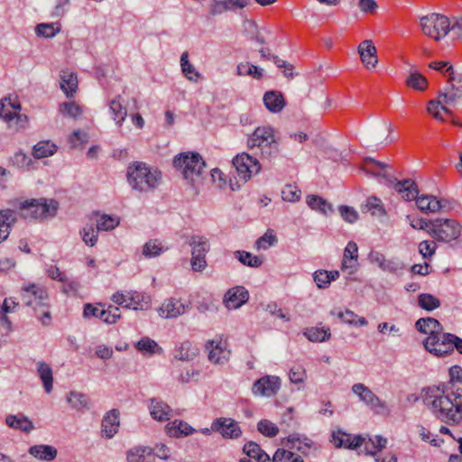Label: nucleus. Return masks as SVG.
Here are the masks:
<instances>
[{
  "mask_svg": "<svg viewBox=\"0 0 462 462\" xmlns=\"http://www.w3.org/2000/svg\"><path fill=\"white\" fill-rule=\"evenodd\" d=\"M165 429L169 436L175 438L189 436L195 431L189 424L183 420H174L172 423L167 424Z\"/></svg>",
  "mask_w": 462,
  "mask_h": 462,
  "instance_id": "36",
  "label": "nucleus"
},
{
  "mask_svg": "<svg viewBox=\"0 0 462 462\" xmlns=\"http://www.w3.org/2000/svg\"><path fill=\"white\" fill-rule=\"evenodd\" d=\"M232 163L237 174L236 178L243 182H246L261 170L258 161L245 152L236 155Z\"/></svg>",
  "mask_w": 462,
  "mask_h": 462,
  "instance_id": "13",
  "label": "nucleus"
},
{
  "mask_svg": "<svg viewBox=\"0 0 462 462\" xmlns=\"http://www.w3.org/2000/svg\"><path fill=\"white\" fill-rule=\"evenodd\" d=\"M393 188L407 201L415 199L418 208L424 213H435L442 208L441 202L432 195L418 196V187L410 179L394 182Z\"/></svg>",
  "mask_w": 462,
  "mask_h": 462,
  "instance_id": "7",
  "label": "nucleus"
},
{
  "mask_svg": "<svg viewBox=\"0 0 462 462\" xmlns=\"http://www.w3.org/2000/svg\"><path fill=\"white\" fill-rule=\"evenodd\" d=\"M206 348L208 351V359L213 364H224L229 359L230 351L226 348V342L222 341L221 338L208 341Z\"/></svg>",
  "mask_w": 462,
  "mask_h": 462,
  "instance_id": "18",
  "label": "nucleus"
},
{
  "mask_svg": "<svg viewBox=\"0 0 462 462\" xmlns=\"http://www.w3.org/2000/svg\"><path fill=\"white\" fill-rule=\"evenodd\" d=\"M180 67L182 73L189 81L197 82L200 78L201 74L196 69V68L189 61V54L184 51L180 57Z\"/></svg>",
  "mask_w": 462,
  "mask_h": 462,
  "instance_id": "40",
  "label": "nucleus"
},
{
  "mask_svg": "<svg viewBox=\"0 0 462 462\" xmlns=\"http://www.w3.org/2000/svg\"><path fill=\"white\" fill-rule=\"evenodd\" d=\"M189 305L176 299H169L165 300L159 308V315L163 319L177 318L184 314Z\"/></svg>",
  "mask_w": 462,
  "mask_h": 462,
  "instance_id": "24",
  "label": "nucleus"
},
{
  "mask_svg": "<svg viewBox=\"0 0 462 462\" xmlns=\"http://www.w3.org/2000/svg\"><path fill=\"white\" fill-rule=\"evenodd\" d=\"M282 198L285 201L296 202L300 198V190L291 185H286L282 191Z\"/></svg>",
  "mask_w": 462,
  "mask_h": 462,
  "instance_id": "60",
  "label": "nucleus"
},
{
  "mask_svg": "<svg viewBox=\"0 0 462 462\" xmlns=\"http://www.w3.org/2000/svg\"><path fill=\"white\" fill-rule=\"evenodd\" d=\"M127 462H154V453L149 447H134L127 452Z\"/></svg>",
  "mask_w": 462,
  "mask_h": 462,
  "instance_id": "31",
  "label": "nucleus"
},
{
  "mask_svg": "<svg viewBox=\"0 0 462 462\" xmlns=\"http://www.w3.org/2000/svg\"><path fill=\"white\" fill-rule=\"evenodd\" d=\"M172 165L186 181L194 195H199L206 180V162L202 156L192 151L180 152L173 157Z\"/></svg>",
  "mask_w": 462,
  "mask_h": 462,
  "instance_id": "2",
  "label": "nucleus"
},
{
  "mask_svg": "<svg viewBox=\"0 0 462 462\" xmlns=\"http://www.w3.org/2000/svg\"><path fill=\"white\" fill-rule=\"evenodd\" d=\"M250 142L251 144H273L280 142L278 132L269 125L257 127L253 133Z\"/></svg>",
  "mask_w": 462,
  "mask_h": 462,
  "instance_id": "23",
  "label": "nucleus"
},
{
  "mask_svg": "<svg viewBox=\"0 0 462 462\" xmlns=\"http://www.w3.org/2000/svg\"><path fill=\"white\" fill-rule=\"evenodd\" d=\"M98 231L93 224L88 225L82 228L80 234L82 240L87 245L94 246L97 242Z\"/></svg>",
  "mask_w": 462,
  "mask_h": 462,
  "instance_id": "54",
  "label": "nucleus"
},
{
  "mask_svg": "<svg viewBox=\"0 0 462 462\" xmlns=\"http://www.w3.org/2000/svg\"><path fill=\"white\" fill-rule=\"evenodd\" d=\"M161 171L142 162H134L127 168V181L131 188L139 192H149L161 183Z\"/></svg>",
  "mask_w": 462,
  "mask_h": 462,
  "instance_id": "5",
  "label": "nucleus"
},
{
  "mask_svg": "<svg viewBox=\"0 0 462 462\" xmlns=\"http://www.w3.org/2000/svg\"><path fill=\"white\" fill-rule=\"evenodd\" d=\"M304 335L312 342H324L330 337L331 333L329 328L312 327L307 328Z\"/></svg>",
  "mask_w": 462,
  "mask_h": 462,
  "instance_id": "41",
  "label": "nucleus"
},
{
  "mask_svg": "<svg viewBox=\"0 0 462 462\" xmlns=\"http://www.w3.org/2000/svg\"><path fill=\"white\" fill-rule=\"evenodd\" d=\"M273 462H304L303 458L291 450L285 448H278L273 458Z\"/></svg>",
  "mask_w": 462,
  "mask_h": 462,
  "instance_id": "45",
  "label": "nucleus"
},
{
  "mask_svg": "<svg viewBox=\"0 0 462 462\" xmlns=\"http://www.w3.org/2000/svg\"><path fill=\"white\" fill-rule=\"evenodd\" d=\"M60 88L67 97H72L78 89L77 76L70 71H62L60 75Z\"/></svg>",
  "mask_w": 462,
  "mask_h": 462,
  "instance_id": "37",
  "label": "nucleus"
},
{
  "mask_svg": "<svg viewBox=\"0 0 462 462\" xmlns=\"http://www.w3.org/2000/svg\"><path fill=\"white\" fill-rule=\"evenodd\" d=\"M191 247L190 264L194 272H202L207 267L206 255L210 250V244L207 237L192 236L189 242Z\"/></svg>",
  "mask_w": 462,
  "mask_h": 462,
  "instance_id": "11",
  "label": "nucleus"
},
{
  "mask_svg": "<svg viewBox=\"0 0 462 462\" xmlns=\"http://www.w3.org/2000/svg\"><path fill=\"white\" fill-rule=\"evenodd\" d=\"M418 305L427 311H432L440 307V300L430 293H421L418 296Z\"/></svg>",
  "mask_w": 462,
  "mask_h": 462,
  "instance_id": "46",
  "label": "nucleus"
},
{
  "mask_svg": "<svg viewBox=\"0 0 462 462\" xmlns=\"http://www.w3.org/2000/svg\"><path fill=\"white\" fill-rule=\"evenodd\" d=\"M5 423L8 427L29 433L34 429V425L26 416L23 414L8 415L5 418Z\"/></svg>",
  "mask_w": 462,
  "mask_h": 462,
  "instance_id": "33",
  "label": "nucleus"
},
{
  "mask_svg": "<svg viewBox=\"0 0 462 462\" xmlns=\"http://www.w3.org/2000/svg\"><path fill=\"white\" fill-rule=\"evenodd\" d=\"M263 104L271 113H280L285 106L286 102L282 92L271 90L264 93L263 97Z\"/></svg>",
  "mask_w": 462,
  "mask_h": 462,
  "instance_id": "25",
  "label": "nucleus"
},
{
  "mask_svg": "<svg viewBox=\"0 0 462 462\" xmlns=\"http://www.w3.org/2000/svg\"><path fill=\"white\" fill-rule=\"evenodd\" d=\"M406 269V265L403 262L397 258L386 259L383 271L389 272L397 275H400Z\"/></svg>",
  "mask_w": 462,
  "mask_h": 462,
  "instance_id": "56",
  "label": "nucleus"
},
{
  "mask_svg": "<svg viewBox=\"0 0 462 462\" xmlns=\"http://www.w3.org/2000/svg\"><path fill=\"white\" fill-rule=\"evenodd\" d=\"M289 378L292 383H303L306 378V371L301 365L293 366L290 370Z\"/></svg>",
  "mask_w": 462,
  "mask_h": 462,
  "instance_id": "63",
  "label": "nucleus"
},
{
  "mask_svg": "<svg viewBox=\"0 0 462 462\" xmlns=\"http://www.w3.org/2000/svg\"><path fill=\"white\" fill-rule=\"evenodd\" d=\"M83 317L86 319L95 317L106 324H115L120 319V310L114 305L108 306L106 310H100L91 303H87L84 305Z\"/></svg>",
  "mask_w": 462,
  "mask_h": 462,
  "instance_id": "14",
  "label": "nucleus"
},
{
  "mask_svg": "<svg viewBox=\"0 0 462 462\" xmlns=\"http://www.w3.org/2000/svg\"><path fill=\"white\" fill-rule=\"evenodd\" d=\"M437 245L433 241H422L419 244V252L423 258H430L436 252Z\"/></svg>",
  "mask_w": 462,
  "mask_h": 462,
  "instance_id": "64",
  "label": "nucleus"
},
{
  "mask_svg": "<svg viewBox=\"0 0 462 462\" xmlns=\"http://www.w3.org/2000/svg\"><path fill=\"white\" fill-rule=\"evenodd\" d=\"M11 162L18 168H28L32 163V158L30 155L19 151L14 154L11 158Z\"/></svg>",
  "mask_w": 462,
  "mask_h": 462,
  "instance_id": "59",
  "label": "nucleus"
},
{
  "mask_svg": "<svg viewBox=\"0 0 462 462\" xmlns=\"http://www.w3.org/2000/svg\"><path fill=\"white\" fill-rule=\"evenodd\" d=\"M16 217L19 215L26 220H42L53 217L58 209V202L51 199H14L9 201Z\"/></svg>",
  "mask_w": 462,
  "mask_h": 462,
  "instance_id": "4",
  "label": "nucleus"
},
{
  "mask_svg": "<svg viewBox=\"0 0 462 462\" xmlns=\"http://www.w3.org/2000/svg\"><path fill=\"white\" fill-rule=\"evenodd\" d=\"M119 223V217L104 214L97 219L96 228L97 231H110L115 229Z\"/></svg>",
  "mask_w": 462,
  "mask_h": 462,
  "instance_id": "47",
  "label": "nucleus"
},
{
  "mask_svg": "<svg viewBox=\"0 0 462 462\" xmlns=\"http://www.w3.org/2000/svg\"><path fill=\"white\" fill-rule=\"evenodd\" d=\"M281 388V379L275 375H264L256 380L252 387L254 395L271 397Z\"/></svg>",
  "mask_w": 462,
  "mask_h": 462,
  "instance_id": "17",
  "label": "nucleus"
},
{
  "mask_svg": "<svg viewBox=\"0 0 462 462\" xmlns=\"http://www.w3.org/2000/svg\"><path fill=\"white\" fill-rule=\"evenodd\" d=\"M405 83L407 87L417 91H424L428 88L427 79L422 74L417 71L411 72L407 77Z\"/></svg>",
  "mask_w": 462,
  "mask_h": 462,
  "instance_id": "44",
  "label": "nucleus"
},
{
  "mask_svg": "<svg viewBox=\"0 0 462 462\" xmlns=\"http://www.w3.org/2000/svg\"><path fill=\"white\" fill-rule=\"evenodd\" d=\"M37 370L46 393H51L53 383L52 369L46 363L40 362Z\"/></svg>",
  "mask_w": 462,
  "mask_h": 462,
  "instance_id": "42",
  "label": "nucleus"
},
{
  "mask_svg": "<svg viewBox=\"0 0 462 462\" xmlns=\"http://www.w3.org/2000/svg\"><path fill=\"white\" fill-rule=\"evenodd\" d=\"M144 295L137 292L131 291L127 293V303H125V309H133V310H143L144 304Z\"/></svg>",
  "mask_w": 462,
  "mask_h": 462,
  "instance_id": "53",
  "label": "nucleus"
},
{
  "mask_svg": "<svg viewBox=\"0 0 462 462\" xmlns=\"http://www.w3.org/2000/svg\"><path fill=\"white\" fill-rule=\"evenodd\" d=\"M67 400L71 407L78 411L88 407V401L83 393L78 392H70Z\"/></svg>",
  "mask_w": 462,
  "mask_h": 462,
  "instance_id": "51",
  "label": "nucleus"
},
{
  "mask_svg": "<svg viewBox=\"0 0 462 462\" xmlns=\"http://www.w3.org/2000/svg\"><path fill=\"white\" fill-rule=\"evenodd\" d=\"M361 61L367 69H374L378 63L376 48L371 40L363 41L358 46Z\"/></svg>",
  "mask_w": 462,
  "mask_h": 462,
  "instance_id": "22",
  "label": "nucleus"
},
{
  "mask_svg": "<svg viewBox=\"0 0 462 462\" xmlns=\"http://www.w3.org/2000/svg\"><path fill=\"white\" fill-rule=\"evenodd\" d=\"M276 243L277 237L273 235L272 230H268L263 236L256 240L254 246L257 250H266Z\"/></svg>",
  "mask_w": 462,
  "mask_h": 462,
  "instance_id": "55",
  "label": "nucleus"
},
{
  "mask_svg": "<svg viewBox=\"0 0 462 462\" xmlns=\"http://www.w3.org/2000/svg\"><path fill=\"white\" fill-rule=\"evenodd\" d=\"M332 316L337 317L341 322L355 326V327H362L367 325V320L364 317H358L354 311L350 310H341L338 308L333 309L330 311Z\"/></svg>",
  "mask_w": 462,
  "mask_h": 462,
  "instance_id": "28",
  "label": "nucleus"
},
{
  "mask_svg": "<svg viewBox=\"0 0 462 462\" xmlns=\"http://www.w3.org/2000/svg\"><path fill=\"white\" fill-rule=\"evenodd\" d=\"M428 233L439 242L448 243L459 237L461 226L453 219L438 218L431 223Z\"/></svg>",
  "mask_w": 462,
  "mask_h": 462,
  "instance_id": "10",
  "label": "nucleus"
},
{
  "mask_svg": "<svg viewBox=\"0 0 462 462\" xmlns=\"http://www.w3.org/2000/svg\"><path fill=\"white\" fill-rule=\"evenodd\" d=\"M123 97L121 95L116 96L109 102V113L111 118L114 120L116 125L122 126L127 116V109L123 106Z\"/></svg>",
  "mask_w": 462,
  "mask_h": 462,
  "instance_id": "26",
  "label": "nucleus"
},
{
  "mask_svg": "<svg viewBox=\"0 0 462 462\" xmlns=\"http://www.w3.org/2000/svg\"><path fill=\"white\" fill-rule=\"evenodd\" d=\"M313 279L317 286L320 289L328 287V285L331 282L329 279V274L326 270L316 271L313 274Z\"/></svg>",
  "mask_w": 462,
  "mask_h": 462,
  "instance_id": "62",
  "label": "nucleus"
},
{
  "mask_svg": "<svg viewBox=\"0 0 462 462\" xmlns=\"http://www.w3.org/2000/svg\"><path fill=\"white\" fill-rule=\"evenodd\" d=\"M352 392L356 394L361 402L365 405L371 402V399L374 396V393L364 383H357L352 386Z\"/></svg>",
  "mask_w": 462,
  "mask_h": 462,
  "instance_id": "50",
  "label": "nucleus"
},
{
  "mask_svg": "<svg viewBox=\"0 0 462 462\" xmlns=\"http://www.w3.org/2000/svg\"><path fill=\"white\" fill-rule=\"evenodd\" d=\"M120 426L119 411L113 409L106 413L101 422V436L112 439L118 431Z\"/></svg>",
  "mask_w": 462,
  "mask_h": 462,
  "instance_id": "21",
  "label": "nucleus"
},
{
  "mask_svg": "<svg viewBox=\"0 0 462 462\" xmlns=\"http://www.w3.org/2000/svg\"><path fill=\"white\" fill-rule=\"evenodd\" d=\"M198 355V348L192 346L189 341L182 342L176 349L174 357L181 361L193 360Z\"/></svg>",
  "mask_w": 462,
  "mask_h": 462,
  "instance_id": "38",
  "label": "nucleus"
},
{
  "mask_svg": "<svg viewBox=\"0 0 462 462\" xmlns=\"http://www.w3.org/2000/svg\"><path fill=\"white\" fill-rule=\"evenodd\" d=\"M449 83L443 90L438 93L434 100L427 106V111L436 120L446 121L452 115L449 106H456L462 99V73H454L448 79Z\"/></svg>",
  "mask_w": 462,
  "mask_h": 462,
  "instance_id": "3",
  "label": "nucleus"
},
{
  "mask_svg": "<svg viewBox=\"0 0 462 462\" xmlns=\"http://www.w3.org/2000/svg\"><path fill=\"white\" fill-rule=\"evenodd\" d=\"M449 380L436 389L426 392L424 403L430 407L440 420L458 425L462 422V367L453 365L448 371Z\"/></svg>",
  "mask_w": 462,
  "mask_h": 462,
  "instance_id": "1",
  "label": "nucleus"
},
{
  "mask_svg": "<svg viewBox=\"0 0 462 462\" xmlns=\"http://www.w3.org/2000/svg\"><path fill=\"white\" fill-rule=\"evenodd\" d=\"M246 458H252L255 461L271 462L270 456L256 442L248 441L243 448Z\"/></svg>",
  "mask_w": 462,
  "mask_h": 462,
  "instance_id": "34",
  "label": "nucleus"
},
{
  "mask_svg": "<svg viewBox=\"0 0 462 462\" xmlns=\"http://www.w3.org/2000/svg\"><path fill=\"white\" fill-rule=\"evenodd\" d=\"M149 408L150 414L152 419L159 421H166L170 420L171 409L164 402L152 398Z\"/></svg>",
  "mask_w": 462,
  "mask_h": 462,
  "instance_id": "30",
  "label": "nucleus"
},
{
  "mask_svg": "<svg viewBox=\"0 0 462 462\" xmlns=\"http://www.w3.org/2000/svg\"><path fill=\"white\" fill-rule=\"evenodd\" d=\"M21 299L25 306L33 309L42 325L48 326L51 323L49 297L43 287L35 283L23 285L21 290Z\"/></svg>",
  "mask_w": 462,
  "mask_h": 462,
  "instance_id": "6",
  "label": "nucleus"
},
{
  "mask_svg": "<svg viewBox=\"0 0 462 462\" xmlns=\"http://www.w3.org/2000/svg\"><path fill=\"white\" fill-rule=\"evenodd\" d=\"M235 255L240 263L249 267L256 268L263 263V260L259 256L253 255L251 253L245 251L237 250L235 252Z\"/></svg>",
  "mask_w": 462,
  "mask_h": 462,
  "instance_id": "48",
  "label": "nucleus"
},
{
  "mask_svg": "<svg viewBox=\"0 0 462 462\" xmlns=\"http://www.w3.org/2000/svg\"><path fill=\"white\" fill-rule=\"evenodd\" d=\"M282 442L286 448L290 449H296L303 456H308L310 450L317 451L320 448L311 439L306 435H300L299 433H292L289 435L286 439H283Z\"/></svg>",
  "mask_w": 462,
  "mask_h": 462,
  "instance_id": "15",
  "label": "nucleus"
},
{
  "mask_svg": "<svg viewBox=\"0 0 462 462\" xmlns=\"http://www.w3.org/2000/svg\"><path fill=\"white\" fill-rule=\"evenodd\" d=\"M21 110L17 96L8 95L0 100V118L9 129L15 132L26 128L29 123L27 116L22 114Z\"/></svg>",
  "mask_w": 462,
  "mask_h": 462,
  "instance_id": "8",
  "label": "nucleus"
},
{
  "mask_svg": "<svg viewBox=\"0 0 462 462\" xmlns=\"http://www.w3.org/2000/svg\"><path fill=\"white\" fill-rule=\"evenodd\" d=\"M420 26L426 36L439 41L450 31V21L445 15L433 13L420 19Z\"/></svg>",
  "mask_w": 462,
  "mask_h": 462,
  "instance_id": "9",
  "label": "nucleus"
},
{
  "mask_svg": "<svg viewBox=\"0 0 462 462\" xmlns=\"http://www.w3.org/2000/svg\"><path fill=\"white\" fill-rule=\"evenodd\" d=\"M211 430L219 433L224 439H238L242 435L238 422L232 418L220 417L214 420Z\"/></svg>",
  "mask_w": 462,
  "mask_h": 462,
  "instance_id": "16",
  "label": "nucleus"
},
{
  "mask_svg": "<svg viewBox=\"0 0 462 462\" xmlns=\"http://www.w3.org/2000/svg\"><path fill=\"white\" fill-rule=\"evenodd\" d=\"M69 141L72 144H86L91 140L89 134L87 131L79 129L73 132L69 136Z\"/></svg>",
  "mask_w": 462,
  "mask_h": 462,
  "instance_id": "61",
  "label": "nucleus"
},
{
  "mask_svg": "<svg viewBox=\"0 0 462 462\" xmlns=\"http://www.w3.org/2000/svg\"><path fill=\"white\" fill-rule=\"evenodd\" d=\"M257 430L269 438L275 437L279 433V428L269 420H261L257 424Z\"/></svg>",
  "mask_w": 462,
  "mask_h": 462,
  "instance_id": "57",
  "label": "nucleus"
},
{
  "mask_svg": "<svg viewBox=\"0 0 462 462\" xmlns=\"http://www.w3.org/2000/svg\"><path fill=\"white\" fill-rule=\"evenodd\" d=\"M307 205L317 212L328 215L333 212V206L328 200L318 195H308L306 197Z\"/></svg>",
  "mask_w": 462,
  "mask_h": 462,
  "instance_id": "35",
  "label": "nucleus"
},
{
  "mask_svg": "<svg viewBox=\"0 0 462 462\" xmlns=\"http://www.w3.org/2000/svg\"><path fill=\"white\" fill-rule=\"evenodd\" d=\"M454 334L445 333L441 330L436 336H428L423 340V346L430 354L438 357H443L452 353V341Z\"/></svg>",
  "mask_w": 462,
  "mask_h": 462,
  "instance_id": "12",
  "label": "nucleus"
},
{
  "mask_svg": "<svg viewBox=\"0 0 462 462\" xmlns=\"http://www.w3.org/2000/svg\"><path fill=\"white\" fill-rule=\"evenodd\" d=\"M60 114L64 116L76 118L82 114V107L75 102H64L60 105Z\"/></svg>",
  "mask_w": 462,
  "mask_h": 462,
  "instance_id": "52",
  "label": "nucleus"
},
{
  "mask_svg": "<svg viewBox=\"0 0 462 462\" xmlns=\"http://www.w3.org/2000/svg\"><path fill=\"white\" fill-rule=\"evenodd\" d=\"M330 442L333 443L337 448H345L348 449H356L362 446L364 438L359 435L352 436L341 430H337L331 433Z\"/></svg>",
  "mask_w": 462,
  "mask_h": 462,
  "instance_id": "19",
  "label": "nucleus"
},
{
  "mask_svg": "<svg viewBox=\"0 0 462 462\" xmlns=\"http://www.w3.org/2000/svg\"><path fill=\"white\" fill-rule=\"evenodd\" d=\"M249 299L248 291L243 286L229 289L224 296V304L229 310H236L245 304Z\"/></svg>",
  "mask_w": 462,
  "mask_h": 462,
  "instance_id": "20",
  "label": "nucleus"
},
{
  "mask_svg": "<svg viewBox=\"0 0 462 462\" xmlns=\"http://www.w3.org/2000/svg\"><path fill=\"white\" fill-rule=\"evenodd\" d=\"M134 346L143 355L152 356L155 353H161L162 351L159 345L153 339L148 337H142L138 342L134 344Z\"/></svg>",
  "mask_w": 462,
  "mask_h": 462,
  "instance_id": "39",
  "label": "nucleus"
},
{
  "mask_svg": "<svg viewBox=\"0 0 462 462\" xmlns=\"http://www.w3.org/2000/svg\"><path fill=\"white\" fill-rule=\"evenodd\" d=\"M16 222V214L11 209L0 210V244L5 241L9 234L11 226Z\"/></svg>",
  "mask_w": 462,
  "mask_h": 462,
  "instance_id": "32",
  "label": "nucleus"
},
{
  "mask_svg": "<svg viewBox=\"0 0 462 462\" xmlns=\"http://www.w3.org/2000/svg\"><path fill=\"white\" fill-rule=\"evenodd\" d=\"M429 67L443 73L448 79L456 73L452 65L448 61H432Z\"/></svg>",
  "mask_w": 462,
  "mask_h": 462,
  "instance_id": "58",
  "label": "nucleus"
},
{
  "mask_svg": "<svg viewBox=\"0 0 462 462\" xmlns=\"http://www.w3.org/2000/svg\"><path fill=\"white\" fill-rule=\"evenodd\" d=\"M158 240H149L143 247V254L145 257H156L166 251Z\"/></svg>",
  "mask_w": 462,
  "mask_h": 462,
  "instance_id": "49",
  "label": "nucleus"
},
{
  "mask_svg": "<svg viewBox=\"0 0 462 462\" xmlns=\"http://www.w3.org/2000/svg\"><path fill=\"white\" fill-rule=\"evenodd\" d=\"M28 452L33 457L47 462L53 461L58 456L55 447L44 444L33 445L30 447Z\"/></svg>",
  "mask_w": 462,
  "mask_h": 462,
  "instance_id": "27",
  "label": "nucleus"
},
{
  "mask_svg": "<svg viewBox=\"0 0 462 462\" xmlns=\"http://www.w3.org/2000/svg\"><path fill=\"white\" fill-rule=\"evenodd\" d=\"M263 69L254 66L249 62L239 63L236 67L237 76H251L255 79H260L263 77Z\"/></svg>",
  "mask_w": 462,
  "mask_h": 462,
  "instance_id": "43",
  "label": "nucleus"
},
{
  "mask_svg": "<svg viewBox=\"0 0 462 462\" xmlns=\"http://www.w3.org/2000/svg\"><path fill=\"white\" fill-rule=\"evenodd\" d=\"M416 329L422 334L428 336H436L443 330V326L434 318H420L415 323Z\"/></svg>",
  "mask_w": 462,
  "mask_h": 462,
  "instance_id": "29",
  "label": "nucleus"
}]
</instances>
